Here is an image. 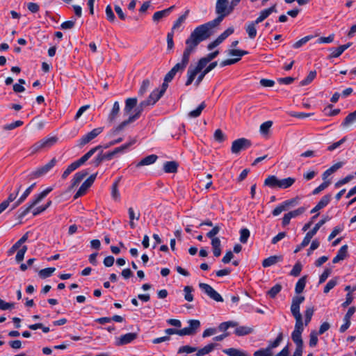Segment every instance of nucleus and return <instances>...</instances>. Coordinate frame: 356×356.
<instances>
[{"instance_id": "nucleus-1", "label": "nucleus", "mask_w": 356, "mask_h": 356, "mask_svg": "<svg viewBox=\"0 0 356 356\" xmlns=\"http://www.w3.org/2000/svg\"><path fill=\"white\" fill-rule=\"evenodd\" d=\"M212 29L206 23L197 26L186 39V47L182 56L190 60L191 54L195 51L198 44L210 37Z\"/></svg>"}, {"instance_id": "nucleus-2", "label": "nucleus", "mask_w": 356, "mask_h": 356, "mask_svg": "<svg viewBox=\"0 0 356 356\" xmlns=\"http://www.w3.org/2000/svg\"><path fill=\"white\" fill-rule=\"evenodd\" d=\"M162 96L163 95L160 94L159 89L153 90L149 95L148 98L145 100L142 101L136 108L135 113L132 115H130L128 119L124 120L120 124H119L115 129H113L112 130V134L113 135L117 134L118 133L123 130L129 124L135 122L140 118L142 112L143 111L145 107L148 106L154 105Z\"/></svg>"}, {"instance_id": "nucleus-3", "label": "nucleus", "mask_w": 356, "mask_h": 356, "mask_svg": "<svg viewBox=\"0 0 356 356\" xmlns=\"http://www.w3.org/2000/svg\"><path fill=\"white\" fill-rule=\"evenodd\" d=\"M228 0H217L216 5V13L218 16L212 21L207 22V25L211 28L218 26L225 17L229 15L233 10H230V5L227 6Z\"/></svg>"}, {"instance_id": "nucleus-4", "label": "nucleus", "mask_w": 356, "mask_h": 356, "mask_svg": "<svg viewBox=\"0 0 356 356\" xmlns=\"http://www.w3.org/2000/svg\"><path fill=\"white\" fill-rule=\"evenodd\" d=\"M52 190V187L47 188L40 194L35 195L34 199L29 202L26 207L20 208L17 211V219L22 220L29 213L31 209L40 203Z\"/></svg>"}, {"instance_id": "nucleus-5", "label": "nucleus", "mask_w": 356, "mask_h": 356, "mask_svg": "<svg viewBox=\"0 0 356 356\" xmlns=\"http://www.w3.org/2000/svg\"><path fill=\"white\" fill-rule=\"evenodd\" d=\"M330 220L329 216H324L319 222H318L312 229L309 231L305 236L304 237L302 243L298 245L294 250V253H298L301 250L302 248L306 247L310 243L311 239L317 233L318 229L323 226L327 221Z\"/></svg>"}, {"instance_id": "nucleus-6", "label": "nucleus", "mask_w": 356, "mask_h": 356, "mask_svg": "<svg viewBox=\"0 0 356 356\" xmlns=\"http://www.w3.org/2000/svg\"><path fill=\"white\" fill-rule=\"evenodd\" d=\"M252 145L250 140L241 138L232 142L231 152L232 154H239L241 151L248 149Z\"/></svg>"}, {"instance_id": "nucleus-7", "label": "nucleus", "mask_w": 356, "mask_h": 356, "mask_svg": "<svg viewBox=\"0 0 356 356\" xmlns=\"http://www.w3.org/2000/svg\"><path fill=\"white\" fill-rule=\"evenodd\" d=\"M304 330L303 323H296L294 330L291 334V339L296 343V348H303V341L302 339V333Z\"/></svg>"}, {"instance_id": "nucleus-8", "label": "nucleus", "mask_w": 356, "mask_h": 356, "mask_svg": "<svg viewBox=\"0 0 356 356\" xmlns=\"http://www.w3.org/2000/svg\"><path fill=\"white\" fill-rule=\"evenodd\" d=\"M199 287L202 289L210 298L216 302H223L222 297L209 284L206 283H200Z\"/></svg>"}, {"instance_id": "nucleus-9", "label": "nucleus", "mask_w": 356, "mask_h": 356, "mask_svg": "<svg viewBox=\"0 0 356 356\" xmlns=\"http://www.w3.org/2000/svg\"><path fill=\"white\" fill-rule=\"evenodd\" d=\"M56 159L53 158L49 163L32 172L31 174V177L38 178L44 175L56 165Z\"/></svg>"}, {"instance_id": "nucleus-10", "label": "nucleus", "mask_w": 356, "mask_h": 356, "mask_svg": "<svg viewBox=\"0 0 356 356\" xmlns=\"http://www.w3.org/2000/svg\"><path fill=\"white\" fill-rule=\"evenodd\" d=\"M57 140L58 138L56 136L43 138L32 146L33 152H35L43 148L50 147L54 145Z\"/></svg>"}, {"instance_id": "nucleus-11", "label": "nucleus", "mask_w": 356, "mask_h": 356, "mask_svg": "<svg viewBox=\"0 0 356 356\" xmlns=\"http://www.w3.org/2000/svg\"><path fill=\"white\" fill-rule=\"evenodd\" d=\"M188 327L181 329L182 336L195 334L201 325L200 321L196 319H191L188 321Z\"/></svg>"}, {"instance_id": "nucleus-12", "label": "nucleus", "mask_w": 356, "mask_h": 356, "mask_svg": "<svg viewBox=\"0 0 356 356\" xmlns=\"http://www.w3.org/2000/svg\"><path fill=\"white\" fill-rule=\"evenodd\" d=\"M103 130L104 127H97L92 129L91 131L88 132L86 135L83 136L79 140V145L82 147L88 144L92 140L95 138L98 135H99L103 131Z\"/></svg>"}, {"instance_id": "nucleus-13", "label": "nucleus", "mask_w": 356, "mask_h": 356, "mask_svg": "<svg viewBox=\"0 0 356 356\" xmlns=\"http://www.w3.org/2000/svg\"><path fill=\"white\" fill-rule=\"evenodd\" d=\"M203 69L204 68L197 63L195 67L190 66L187 70V80L185 85L186 86H190L194 81L197 74Z\"/></svg>"}, {"instance_id": "nucleus-14", "label": "nucleus", "mask_w": 356, "mask_h": 356, "mask_svg": "<svg viewBox=\"0 0 356 356\" xmlns=\"http://www.w3.org/2000/svg\"><path fill=\"white\" fill-rule=\"evenodd\" d=\"M99 149H102V145H97L92 149H90L88 152H86L84 155H83L80 159L74 161L75 165L79 168L80 166L83 165L91 156Z\"/></svg>"}, {"instance_id": "nucleus-15", "label": "nucleus", "mask_w": 356, "mask_h": 356, "mask_svg": "<svg viewBox=\"0 0 356 356\" xmlns=\"http://www.w3.org/2000/svg\"><path fill=\"white\" fill-rule=\"evenodd\" d=\"M138 337V334L134 332H129L120 336L117 339L115 345L118 346H124L131 343Z\"/></svg>"}, {"instance_id": "nucleus-16", "label": "nucleus", "mask_w": 356, "mask_h": 356, "mask_svg": "<svg viewBox=\"0 0 356 356\" xmlns=\"http://www.w3.org/2000/svg\"><path fill=\"white\" fill-rule=\"evenodd\" d=\"M356 309L355 307H351L348 309V312L344 316L343 322L344 323L340 327L339 331L343 333L346 332L350 325V319L354 313L355 312Z\"/></svg>"}, {"instance_id": "nucleus-17", "label": "nucleus", "mask_w": 356, "mask_h": 356, "mask_svg": "<svg viewBox=\"0 0 356 356\" xmlns=\"http://www.w3.org/2000/svg\"><path fill=\"white\" fill-rule=\"evenodd\" d=\"M218 65L217 61L211 63L208 66L207 65L203 70H202L198 74V76L195 81V85L197 86L202 81L204 76L212 70H213Z\"/></svg>"}, {"instance_id": "nucleus-18", "label": "nucleus", "mask_w": 356, "mask_h": 356, "mask_svg": "<svg viewBox=\"0 0 356 356\" xmlns=\"http://www.w3.org/2000/svg\"><path fill=\"white\" fill-rule=\"evenodd\" d=\"M332 195L331 194H327L324 195L321 200L317 203V204L311 210V213H314L317 212L318 211L325 207L329 202H330Z\"/></svg>"}, {"instance_id": "nucleus-19", "label": "nucleus", "mask_w": 356, "mask_h": 356, "mask_svg": "<svg viewBox=\"0 0 356 356\" xmlns=\"http://www.w3.org/2000/svg\"><path fill=\"white\" fill-rule=\"evenodd\" d=\"M219 54V51L216 50L213 52L208 54L206 56L201 58L197 63L202 67V68H204L207 64L213 60L215 58L217 57V56Z\"/></svg>"}, {"instance_id": "nucleus-20", "label": "nucleus", "mask_w": 356, "mask_h": 356, "mask_svg": "<svg viewBox=\"0 0 356 356\" xmlns=\"http://www.w3.org/2000/svg\"><path fill=\"white\" fill-rule=\"evenodd\" d=\"M348 256V245H344L339 250L337 255L333 258L332 263L337 264L343 260Z\"/></svg>"}, {"instance_id": "nucleus-21", "label": "nucleus", "mask_w": 356, "mask_h": 356, "mask_svg": "<svg viewBox=\"0 0 356 356\" xmlns=\"http://www.w3.org/2000/svg\"><path fill=\"white\" fill-rule=\"evenodd\" d=\"M120 104L118 102H115L111 111H110L108 115V121L110 123H113L115 121L117 117L118 116V114L120 113Z\"/></svg>"}, {"instance_id": "nucleus-22", "label": "nucleus", "mask_w": 356, "mask_h": 356, "mask_svg": "<svg viewBox=\"0 0 356 356\" xmlns=\"http://www.w3.org/2000/svg\"><path fill=\"white\" fill-rule=\"evenodd\" d=\"M158 156L156 154H151L145 158L142 159L138 163H136V166L140 168L141 166L149 165L153 164L157 160Z\"/></svg>"}, {"instance_id": "nucleus-23", "label": "nucleus", "mask_w": 356, "mask_h": 356, "mask_svg": "<svg viewBox=\"0 0 356 356\" xmlns=\"http://www.w3.org/2000/svg\"><path fill=\"white\" fill-rule=\"evenodd\" d=\"M280 179L275 175H269L264 180V186L270 188H279Z\"/></svg>"}, {"instance_id": "nucleus-24", "label": "nucleus", "mask_w": 356, "mask_h": 356, "mask_svg": "<svg viewBox=\"0 0 356 356\" xmlns=\"http://www.w3.org/2000/svg\"><path fill=\"white\" fill-rule=\"evenodd\" d=\"M88 175V172L86 170L76 172L72 179L71 187L74 188L77 186Z\"/></svg>"}, {"instance_id": "nucleus-25", "label": "nucleus", "mask_w": 356, "mask_h": 356, "mask_svg": "<svg viewBox=\"0 0 356 356\" xmlns=\"http://www.w3.org/2000/svg\"><path fill=\"white\" fill-rule=\"evenodd\" d=\"M138 99L136 97L127 98L125 100V106L124 108V113L125 114H129L130 112L137 106Z\"/></svg>"}, {"instance_id": "nucleus-26", "label": "nucleus", "mask_w": 356, "mask_h": 356, "mask_svg": "<svg viewBox=\"0 0 356 356\" xmlns=\"http://www.w3.org/2000/svg\"><path fill=\"white\" fill-rule=\"evenodd\" d=\"M189 59L182 56L181 62L177 63L172 69L175 70L177 74H181L189 63Z\"/></svg>"}, {"instance_id": "nucleus-27", "label": "nucleus", "mask_w": 356, "mask_h": 356, "mask_svg": "<svg viewBox=\"0 0 356 356\" xmlns=\"http://www.w3.org/2000/svg\"><path fill=\"white\" fill-rule=\"evenodd\" d=\"M174 8H175V6H172L167 9L154 13V14L153 15V17H152L153 20L154 22H158L161 19H162L165 17H167L171 13V11L174 9Z\"/></svg>"}, {"instance_id": "nucleus-28", "label": "nucleus", "mask_w": 356, "mask_h": 356, "mask_svg": "<svg viewBox=\"0 0 356 356\" xmlns=\"http://www.w3.org/2000/svg\"><path fill=\"white\" fill-rule=\"evenodd\" d=\"M216 346H217L216 343H209L202 348H200L198 350L197 349V350H196L197 353H196L195 355L196 356H204L205 355H207V354L210 353L211 352H212Z\"/></svg>"}, {"instance_id": "nucleus-29", "label": "nucleus", "mask_w": 356, "mask_h": 356, "mask_svg": "<svg viewBox=\"0 0 356 356\" xmlns=\"http://www.w3.org/2000/svg\"><path fill=\"white\" fill-rule=\"evenodd\" d=\"M222 352L228 356H250L246 352L234 348L224 349Z\"/></svg>"}, {"instance_id": "nucleus-30", "label": "nucleus", "mask_w": 356, "mask_h": 356, "mask_svg": "<svg viewBox=\"0 0 356 356\" xmlns=\"http://www.w3.org/2000/svg\"><path fill=\"white\" fill-rule=\"evenodd\" d=\"M92 183L89 181L88 179L84 181V182L81 184V186L79 187V190L76 193V194L74 196V199H76L82 195H83L87 190L92 186Z\"/></svg>"}, {"instance_id": "nucleus-31", "label": "nucleus", "mask_w": 356, "mask_h": 356, "mask_svg": "<svg viewBox=\"0 0 356 356\" xmlns=\"http://www.w3.org/2000/svg\"><path fill=\"white\" fill-rule=\"evenodd\" d=\"M177 168L178 163L176 161H167L163 165V170L166 173H175Z\"/></svg>"}, {"instance_id": "nucleus-32", "label": "nucleus", "mask_w": 356, "mask_h": 356, "mask_svg": "<svg viewBox=\"0 0 356 356\" xmlns=\"http://www.w3.org/2000/svg\"><path fill=\"white\" fill-rule=\"evenodd\" d=\"M259 24L258 23H255V21L251 22L249 23L246 27L245 31L248 33L250 38L253 39L257 35V29L256 26Z\"/></svg>"}, {"instance_id": "nucleus-33", "label": "nucleus", "mask_w": 356, "mask_h": 356, "mask_svg": "<svg viewBox=\"0 0 356 356\" xmlns=\"http://www.w3.org/2000/svg\"><path fill=\"white\" fill-rule=\"evenodd\" d=\"M282 260V257L280 256H270L266 259H265L262 262V266L264 268H267L269 266H271L275 264H277L278 261Z\"/></svg>"}, {"instance_id": "nucleus-34", "label": "nucleus", "mask_w": 356, "mask_h": 356, "mask_svg": "<svg viewBox=\"0 0 356 356\" xmlns=\"http://www.w3.org/2000/svg\"><path fill=\"white\" fill-rule=\"evenodd\" d=\"M291 312L296 319V323H303L302 315L300 312V306L291 305Z\"/></svg>"}, {"instance_id": "nucleus-35", "label": "nucleus", "mask_w": 356, "mask_h": 356, "mask_svg": "<svg viewBox=\"0 0 356 356\" xmlns=\"http://www.w3.org/2000/svg\"><path fill=\"white\" fill-rule=\"evenodd\" d=\"M296 181V179L293 177H287L280 179L279 188L286 189L291 187Z\"/></svg>"}, {"instance_id": "nucleus-36", "label": "nucleus", "mask_w": 356, "mask_h": 356, "mask_svg": "<svg viewBox=\"0 0 356 356\" xmlns=\"http://www.w3.org/2000/svg\"><path fill=\"white\" fill-rule=\"evenodd\" d=\"M355 122H356V110L354 112L349 113L346 117V118L341 123V126L343 127H347Z\"/></svg>"}, {"instance_id": "nucleus-37", "label": "nucleus", "mask_w": 356, "mask_h": 356, "mask_svg": "<svg viewBox=\"0 0 356 356\" xmlns=\"http://www.w3.org/2000/svg\"><path fill=\"white\" fill-rule=\"evenodd\" d=\"M253 332V329L247 326H239L237 327L234 331V333L237 336H245L248 335Z\"/></svg>"}, {"instance_id": "nucleus-38", "label": "nucleus", "mask_w": 356, "mask_h": 356, "mask_svg": "<svg viewBox=\"0 0 356 356\" xmlns=\"http://www.w3.org/2000/svg\"><path fill=\"white\" fill-rule=\"evenodd\" d=\"M307 282V276L305 275L302 277L297 282L295 287V291L296 293L299 294L301 293L306 285Z\"/></svg>"}, {"instance_id": "nucleus-39", "label": "nucleus", "mask_w": 356, "mask_h": 356, "mask_svg": "<svg viewBox=\"0 0 356 356\" xmlns=\"http://www.w3.org/2000/svg\"><path fill=\"white\" fill-rule=\"evenodd\" d=\"M150 81L148 79H144L138 90V95L143 97L149 89Z\"/></svg>"}, {"instance_id": "nucleus-40", "label": "nucleus", "mask_w": 356, "mask_h": 356, "mask_svg": "<svg viewBox=\"0 0 356 356\" xmlns=\"http://www.w3.org/2000/svg\"><path fill=\"white\" fill-rule=\"evenodd\" d=\"M205 107H206V104L204 102H203L198 106V107L196 109L189 112L188 116L191 118H197V117L200 116L202 111H203V109Z\"/></svg>"}, {"instance_id": "nucleus-41", "label": "nucleus", "mask_w": 356, "mask_h": 356, "mask_svg": "<svg viewBox=\"0 0 356 356\" xmlns=\"http://www.w3.org/2000/svg\"><path fill=\"white\" fill-rule=\"evenodd\" d=\"M282 286L280 284H276L268 292L267 294L271 298H275L276 296L281 291Z\"/></svg>"}, {"instance_id": "nucleus-42", "label": "nucleus", "mask_w": 356, "mask_h": 356, "mask_svg": "<svg viewBox=\"0 0 356 356\" xmlns=\"http://www.w3.org/2000/svg\"><path fill=\"white\" fill-rule=\"evenodd\" d=\"M316 76V72L315 70L309 72L307 77L300 81V85L304 86L309 84L315 79Z\"/></svg>"}, {"instance_id": "nucleus-43", "label": "nucleus", "mask_w": 356, "mask_h": 356, "mask_svg": "<svg viewBox=\"0 0 356 356\" xmlns=\"http://www.w3.org/2000/svg\"><path fill=\"white\" fill-rule=\"evenodd\" d=\"M299 201H300V197L298 196H297L294 198H291V199L285 200L284 202H282V204H284L286 210H287L289 208L295 207L297 204H298Z\"/></svg>"}, {"instance_id": "nucleus-44", "label": "nucleus", "mask_w": 356, "mask_h": 356, "mask_svg": "<svg viewBox=\"0 0 356 356\" xmlns=\"http://www.w3.org/2000/svg\"><path fill=\"white\" fill-rule=\"evenodd\" d=\"M120 180V178H119L112 185L111 195L115 200H119L120 197V193L118 191V184H119Z\"/></svg>"}, {"instance_id": "nucleus-45", "label": "nucleus", "mask_w": 356, "mask_h": 356, "mask_svg": "<svg viewBox=\"0 0 356 356\" xmlns=\"http://www.w3.org/2000/svg\"><path fill=\"white\" fill-rule=\"evenodd\" d=\"M234 31V29L233 27H229L227 29H226L223 33H222L217 38L216 40L219 41V43L221 44L228 36H229L231 34H232Z\"/></svg>"}, {"instance_id": "nucleus-46", "label": "nucleus", "mask_w": 356, "mask_h": 356, "mask_svg": "<svg viewBox=\"0 0 356 356\" xmlns=\"http://www.w3.org/2000/svg\"><path fill=\"white\" fill-rule=\"evenodd\" d=\"M55 270H56V268L54 267L47 268L40 270L39 271L38 274L41 278L44 279V278L50 277Z\"/></svg>"}, {"instance_id": "nucleus-47", "label": "nucleus", "mask_w": 356, "mask_h": 356, "mask_svg": "<svg viewBox=\"0 0 356 356\" xmlns=\"http://www.w3.org/2000/svg\"><path fill=\"white\" fill-rule=\"evenodd\" d=\"M314 38L313 35H307L302 38H301L300 40H299L298 41L296 42L293 44V48L294 49H299L300 47H301L302 46H303L304 44H305L308 41H309L311 39H312Z\"/></svg>"}, {"instance_id": "nucleus-48", "label": "nucleus", "mask_w": 356, "mask_h": 356, "mask_svg": "<svg viewBox=\"0 0 356 356\" xmlns=\"http://www.w3.org/2000/svg\"><path fill=\"white\" fill-rule=\"evenodd\" d=\"M135 143V140H133L132 141L125 143L120 147H118L115 148L113 151L115 154V155L119 154V153H123L131 145Z\"/></svg>"}, {"instance_id": "nucleus-49", "label": "nucleus", "mask_w": 356, "mask_h": 356, "mask_svg": "<svg viewBox=\"0 0 356 356\" xmlns=\"http://www.w3.org/2000/svg\"><path fill=\"white\" fill-rule=\"evenodd\" d=\"M188 11H186L185 13V14L182 15L181 16H180L177 19V21H175V22L174 23L172 27V29H171V31L170 32H172L174 33V31L177 29H178L181 24L182 23L185 21L186 18V16L188 15Z\"/></svg>"}, {"instance_id": "nucleus-50", "label": "nucleus", "mask_w": 356, "mask_h": 356, "mask_svg": "<svg viewBox=\"0 0 356 356\" xmlns=\"http://www.w3.org/2000/svg\"><path fill=\"white\" fill-rule=\"evenodd\" d=\"M283 339V334L282 332H280L279 334L277 335V338L273 341V342H270L269 343V345L268 346V348H269V350L270 351H272V350L276 347H277L280 343H281V341H282Z\"/></svg>"}, {"instance_id": "nucleus-51", "label": "nucleus", "mask_w": 356, "mask_h": 356, "mask_svg": "<svg viewBox=\"0 0 356 356\" xmlns=\"http://www.w3.org/2000/svg\"><path fill=\"white\" fill-rule=\"evenodd\" d=\"M196 350H197L196 347H192L188 345H186V346H183L179 347V348L178 349V351H177V353L178 354H182V353L189 354V353L195 352Z\"/></svg>"}, {"instance_id": "nucleus-52", "label": "nucleus", "mask_w": 356, "mask_h": 356, "mask_svg": "<svg viewBox=\"0 0 356 356\" xmlns=\"http://www.w3.org/2000/svg\"><path fill=\"white\" fill-rule=\"evenodd\" d=\"M193 291V287L190 286H186L184 289V291L185 293L184 298L188 302H192L193 300V296L192 294Z\"/></svg>"}, {"instance_id": "nucleus-53", "label": "nucleus", "mask_w": 356, "mask_h": 356, "mask_svg": "<svg viewBox=\"0 0 356 356\" xmlns=\"http://www.w3.org/2000/svg\"><path fill=\"white\" fill-rule=\"evenodd\" d=\"M23 124H24V122L22 120H17L10 124H5L3 127V130H6V131L13 130L17 127H21L22 125H23Z\"/></svg>"}, {"instance_id": "nucleus-54", "label": "nucleus", "mask_w": 356, "mask_h": 356, "mask_svg": "<svg viewBox=\"0 0 356 356\" xmlns=\"http://www.w3.org/2000/svg\"><path fill=\"white\" fill-rule=\"evenodd\" d=\"M78 168L75 165L74 162H72L70 165L67 166L66 170L63 172L62 175V178L65 179L73 171L76 170Z\"/></svg>"}, {"instance_id": "nucleus-55", "label": "nucleus", "mask_w": 356, "mask_h": 356, "mask_svg": "<svg viewBox=\"0 0 356 356\" xmlns=\"http://www.w3.org/2000/svg\"><path fill=\"white\" fill-rule=\"evenodd\" d=\"M78 168L75 165L74 162H72L70 165L67 166L66 170L63 172L62 175V178L65 179L73 171L76 170Z\"/></svg>"}, {"instance_id": "nucleus-56", "label": "nucleus", "mask_w": 356, "mask_h": 356, "mask_svg": "<svg viewBox=\"0 0 356 356\" xmlns=\"http://www.w3.org/2000/svg\"><path fill=\"white\" fill-rule=\"evenodd\" d=\"M250 231L247 228L241 229L240 231V241L243 243H245L250 237Z\"/></svg>"}, {"instance_id": "nucleus-57", "label": "nucleus", "mask_w": 356, "mask_h": 356, "mask_svg": "<svg viewBox=\"0 0 356 356\" xmlns=\"http://www.w3.org/2000/svg\"><path fill=\"white\" fill-rule=\"evenodd\" d=\"M28 248L26 245H24L22 247L21 249H19L16 254L15 259L17 263L21 262L23 261L24 254L27 251Z\"/></svg>"}, {"instance_id": "nucleus-58", "label": "nucleus", "mask_w": 356, "mask_h": 356, "mask_svg": "<svg viewBox=\"0 0 356 356\" xmlns=\"http://www.w3.org/2000/svg\"><path fill=\"white\" fill-rule=\"evenodd\" d=\"M337 284V278H333L328 281L324 287L323 292L327 293L331 289H332Z\"/></svg>"}, {"instance_id": "nucleus-59", "label": "nucleus", "mask_w": 356, "mask_h": 356, "mask_svg": "<svg viewBox=\"0 0 356 356\" xmlns=\"http://www.w3.org/2000/svg\"><path fill=\"white\" fill-rule=\"evenodd\" d=\"M314 309L313 307H307L305 312V324L307 325L311 321L314 314Z\"/></svg>"}, {"instance_id": "nucleus-60", "label": "nucleus", "mask_w": 356, "mask_h": 356, "mask_svg": "<svg viewBox=\"0 0 356 356\" xmlns=\"http://www.w3.org/2000/svg\"><path fill=\"white\" fill-rule=\"evenodd\" d=\"M302 266L300 262H297L293 267V269L290 272V275L293 277H298L300 275L302 270Z\"/></svg>"}, {"instance_id": "nucleus-61", "label": "nucleus", "mask_w": 356, "mask_h": 356, "mask_svg": "<svg viewBox=\"0 0 356 356\" xmlns=\"http://www.w3.org/2000/svg\"><path fill=\"white\" fill-rule=\"evenodd\" d=\"M354 177H355V175H347L343 179H340L337 182L335 183V184H334L335 188H339L340 186H341L348 183Z\"/></svg>"}, {"instance_id": "nucleus-62", "label": "nucleus", "mask_w": 356, "mask_h": 356, "mask_svg": "<svg viewBox=\"0 0 356 356\" xmlns=\"http://www.w3.org/2000/svg\"><path fill=\"white\" fill-rule=\"evenodd\" d=\"M331 184V181H323L321 184H320L317 188H316L313 191H312V194L313 195H317L319 193H321L322 191L325 190V188H327L329 185Z\"/></svg>"}, {"instance_id": "nucleus-63", "label": "nucleus", "mask_w": 356, "mask_h": 356, "mask_svg": "<svg viewBox=\"0 0 356 356\" xmlns=\"http://www.w3.org/2000/svg\"><path fill=\"white\" fill-rule=\"evenodd\" d=\"M273 122L272 121H266L262 123L260 126V132L262 134H266L268 133L270 127H272Z\"/></svg>"}, {"instance_id": "nucleus-64", "label": "nucleus", "mask_w": 356, "mask_h": 356, "mask_svg": "<svg viewBox=\"0 0 356 356\" xmlns=\"http://www.w3.org/2000/svg\"><path fill=\"white\" fill-rule=\"evenodd\" d=\"M272 351L268 347L259 349L254 353V356H272Z\"/></svg>"}]
</instances>
